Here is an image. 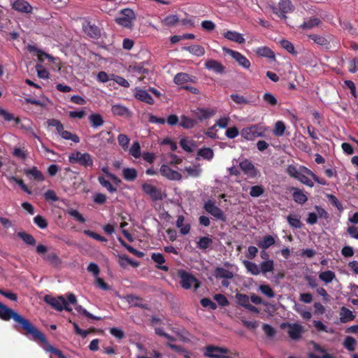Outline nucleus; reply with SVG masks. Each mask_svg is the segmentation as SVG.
Masks as SVG:
<instances>
[{
  "label": "nucleus",
  "mask_w": 358,
  "mask_h": 358,
  "mask_svg": "<svg viewBox=\"0 0 358 358\" xmlns=\"http://www.w3.org/2000/svg\"><path fill=\"white\" fill-rule=\"evenodd\" d=\"M0 115H1L5 120L11 121L14 120L16 124H19L20 122V119L19 117H14L13 115L3 108L0 107Z\"/></svg>",
  "instance_id": "nucleus-51"
},
{
  "label": "nucleus",
  "mask_w": 358,
  "mask_h": 358,
  "mask_svg": "<svg viewBox=\"0 0 358 358\" xmlns=\"http://www.w3.org/2000/svg\"><path fill=\"white\" fill-rule=\"evenodd\" d=\"M288 223L294 228L300 229L302 227L300 219L296 215H289L287 217Z\"/></svg>",
  "instance_id": "nucleus-54"
},
{
  "label": "nucleus",
  "mask_w": 358,
  "mask_h": 358,
  "mask_svg": "<svg viewBox=\"0 0 358 358\" xmlns=\"http://www.w3.org/2000/svg\"><path fill=\"white\" fill-rule=\"evenodd\" d=\"M58 134L61 136L62 138L65 140L72 141L76 143H78L80 141L79 136L77 134L64 130V127L62 128V130H60L58 132Z\"/></svg>",
  "instance_id": "nucleus-33"
},
{
  "label": "nucleus",
  "mask_w": 358,
  "mask_h": 358,
  "mask_svg": "<svg viewBox=\"0 0 358 358\" xmlns=\"http://www.w3.org/2000/svg\"><path fill=\"white\" fill-rule=\"evenodd\" d=\"M44 259L50 264L57 266L60 264L61 261L55 252H50L44 257Z\"/></svg>",
  "instance_id": "nucleus-58"
},
{
  "label": "nucleus",
  "mask_w": 358,
  "mask_h": 358,
  "mask_svg": "<svg viewBox=\"0 0 358 358\" xmlns=\"http://www.w3.org/2000/svg\"><path fill=\"white\" fill-rule=\"evenodd\" d=\"M75 309L76 311L85 316L88 319L94 320H101L102 318L101 317L94 316L90 313H89L86 309H85L82 306L76 304L75 306Z\"/></svg>",
  "instance_id": "nucleus-44"
},
{
  "label": "nucleus",
  "mask_w": 358,
  "mask_h": 358,
  "mask_svg": "<svg viewBox=\"0 0 358 358\" xmlns=\"http://www.w3.org/2000/svg\"><path fill=\"white\" fill-rule=\"evenodd\" d=\"M263 100L272 106L278 104L277 99L270 92H266L264 94Z\"/></svg>",
  "instance_id": "nucleus-62"
},
{
  "label": "nucleus",
  "mask_w": 358,
  "mask_h": 358,
  "mask_svg": "<svg viewBox=\"0 0 358 358\" xmlns=\"http://www.w3.org/2000/svg\"><path fill=\"white\" fill-rule=\"evenodd\" d=\"M239 166L243 173L248 177L255 178L257 175V170L249 159H244L239 163Z\"/></svg>",
  "instance_id": "nucleus-15"
},
{
  "label": "nucleus",
  "mask_w": 358,
  "mask_h": 358,
  "mask_svg": "<svg viewBox=\"0 0 358 358\" xmlns=\"http://www.w3.org/2000/svg\"><path fill=\"white\" fill-rule=\"evenodd\" d=\"M117 141L122 149L126 150L128 148L130 139L127 135L120 134L117 136Z\"/></svg>",
  "instance_id": "nucleus-56"
},
{
  "label": "nucleus",
  "mask_w": 358,
  "mask_h": 358,
  "mask_svg": "<svg viewBox=\"0 0 358 358\" xmlns=\"http://www.w3.org/2000/svg\"><path fill=\"white\" fill-rule=\"evenodd\" d=\"M336 278L335 273L332 271L328 270L321 272L319 274V278L326 284L330 283Z\"/></svg>",
  "instance_id": "nucleus-41"
},
{
  "label": "nucleus",
  "mask_w": 358,
  "mask_h": 358,
  "mask_svg": "<svg viewBox=\"0 0 358 358\" xmlns=\"http://www.w3.org/2000/svg\"><path fill=\"white\" fill-rule=\"evenodd\" d=\"M43 301L56 310L62 311L65 310L68 312L72 310V308L69 306L63 296H59L56 298L51 295H45L43 298Z\"/></svg>",
  "instance_id": "nucleus-4"
},
{
  "label": "nucleus",
  "mask_w": 358,
  "mask_h": 358,
  "mask_svg": "<svg viewBox=\"0 0 358 358\" xmlns=\"http://www.w3.org/2000/svg\"><path fill=\"white\" fill-rule=\"evenodd\" d=\"M260 273L266 274L274 270V262L273 259L263 261L259 264Z\"/></svg>",
  "instance_id": "nucleus-39"
},
{
  "label": "nucleus",
  "mask_w": 358,
  "mask_h": 358,
  "mask_svg": "<svg viewBox=\"0 0 358 358\" xmlns=\"http://www.w3.org/2000/svg\"><path fill=\"white\" fill-rule=\"evenodd\" d=\"M84 32L92 38H98L100 35V29L95 24H92L90 22H87L83 25Z\"/></svg>",
  "instance_id": "nucleus-18"
},
{
  "label": "nucleus",
  "mask_w": 358,
  "mask_h": 358,
  "mask_svg": "<svg viewBox=\"0 0 358 358\" xmlns=\"http://www.w3.org/2000/svg\"><path fill=\"white\" fill-rule=\"evenodd\" d=\"M243 265L245 266L247 271L251 273L253 275H258L260 273V270L257 264L252 262H250L248 260H244L243 262Z\"/></svg>",
  "instance_id": "nucleus-36"
},
{
  "label": "nucleus",
  "mask_w": 358,
  "mask_h": 358,
  "mask_svg": "<svg viewBox=\"0 0 358 358\" xmlns=\"http://www.w3.org/2000/svg\"><path fill=\"white\" fill-rule=\"evenodd\" d=\"M356 340L352 336H347L343 342L344 347L349 351L355 350Z\"/></svg>",
  "instance_id": "nucleus-55"
},
{
  "label": "nucleus",
  "mask_w": 358,
  "mask_h": 358,
  "mask_svg": "<svg viewBox=\"0 0 358 358\" xmlns=\"http://www.w3.org/2000/svg\"><path fill=\"white\" fill-rule=\"evenodd\" d=\"M196 77L194 76H191L186 73H177L173 78L174 83L178 85H181L187 83H195Z\"/></svg>",
  "instance_id": "nucleus-19"
},
{
  "label": "nucleus",
  "mask_w": 358,
  "mask_h": 358,
  "mask_svg": "<svg viewBox=\"0 0 358 358\" xmlns=\"http://www.w3.org/2000/svg\"><path fill=\"white\" fill-rule=\"evenodd\" d=\"M223 36L227 40L238 44H243L245 41L243 35L235 31H227L223 33Z\"/></svg>",
  "instance_id": "nucleus-21"
},
{
  "label": "nucleus",
  "mask_w": 358,
  "mask_h": 358,
  "mask_svg": "<svg viewBox=\"0 0 358 358\" xmlns=\"http://www.w3.org/2000/svg\"><path fill=\"white\" fill-rule=\"evenodd\" d=\"M142 190L145 194L149 195L152 201L162 200L166 196L160 189L149 183H143Z\"/></svg>",
  "instance_id": "nucleus-10"
},
{
  "label": "nucleus",
  "mask_w": 358,
  "mask_h": 358,
  "mask_svg": "<svg viewBox=\"0 0 358 358\" xmlns=\"http://www.w3.org/2000/svg\"><path fill=\"white\" fill-rule=\"evenodd\" d=\"M259 289L262 294L268 298H273L275 296L273 289L268 285H261Z\"/></svg>",
  "instance_id": "nucleus-60"
},
{
  "label": "nucleus",
  "mask_w": 358,
  "mask_h": 358,
  "mask_svg": "<svg viewBox=\"0 0 358 358\" xmlns=\"http://www.w3.org/2000/svg\"><path fill=\"white\" fill-rule=\"evenodd\" d=\"M214 275L216 278H223V279H232L234 278L233 272L222 268V267H217L215 269Z\"/></svg>",
  "instance_id": "nucleus-28"
},
{
  "label": "nucleus",
  "mask_w": 358,
  "mask_h": 358,
  "mask_svg": "<svg viewBox=\"0 0 358 358\" xmlns=\"http://www.w3.org/2000/svg\"><path fill=\"white\" fill-rule=\"evenodd\" d=\"M69 162L71 164H78L85 168L92 167L94 164L93 157L87 152L82 153L80 151H74L69 156Z\"/></svg>",
  "instance_id": "nucleus-2"
},
{
  "label": "nucleus",
  "mask_w": 358,
  "mask_h": 358,
  "mask_svg": "<svg viewBox=\"0 0 358 358\" xmlns=\"http://www.w3.org/2000/svg\"><path fill=\"white\" fill-rule=\"evenodd\" d=\"M37 57H38V61L41 62H43L45 59H48L50 62L55 64L57 71L61 70L60 64L56 62L57 59L52 57L50 55L44 52L41 50L40 51H38V52L37 54Z\"/></svg>",
  "instance_id": "nucleus-34"
},
{
  "label": "nucleus",
  "mask_w": 358,
  "mask_h": 358,
  "mask_svg": "<svg viewBox=\"0 0 358 358\" xmlns=\"http://www.w3.org/2000/svg\"><path fill=\"white\" fill-rule=\"evenodd\" d=\"M229 353V350L227 348L208 345L206 347L204 356L211 358H232L228 355Z\"/></svg>",
  "instance_id": "nucleus-7"
},
{
  "label": "nucleus",
  "mask_w": 358,
  "mask_h": 358,
  "mask_svg": "<svg viewBox=\"0 0 358 358\" xmlns=\"http://www.w3.org/2000/svg\"><path fill=\"white\" fill-rule=\"evenodd\" d=\"M34 222L36 224L40 229H45L48 227L47 220L41 215H36L34 218Z\"/></svg>",
  "instance_id": "nucleus-64"
},
{
  "label": "nucleus",
  "mask_w": 358,
  "mask_h": 358,
  "mask_svg": "<svg viewBox=\"0 0 358 358\" xmlns=\"http://www.w3.org/2000/svg\"><path fill=\"white\" fill-rule=\"evenodd\" d=\"M266 129L263 126L254 124L250 127L243 128L241 131V135L247 141H252L257 137L265 136Z\"/></svg>",
  "instance_id": "nucleus-5"
},
{
  "label": "nucleus",
  "mask_w": 358,
  "mask_h": 358,
  "mask_svg": "<svg viewBox=\"0 0 358 358\" xmlns=\"http://www.w3.org/2000/svg\"><path fill=\"white\" fill-rule=\"evenodd\" d=\"M275 241L271 235H266L263 236L262 239L257 242V245L259 248L267 250L271 246L275 244Z\"/></svg>",
  "instance_id": "nucleus-29"
},
{
  "label": "nucleus",
  "mask_w": 358,
  "mask_h": 358,
  "mask_svg": "<svg viewBox=\"0 0 358 358\" xmlns=\"http://www.w3.org/2000/svg\"><path fill=\"white\" fill-rule=\"evenodd\" d=\"M120 16L115 18V22L127 29H132L134 27V22L136 18V14L134 10L130 8H124L120 10Z\"/></svg>",
  "instance_id": "nucleus-3"
},
{
  "label": "nucleus",
  "mask_w": 358,
  "mask_h": 358,
  "mask_svg": "<svg viewBox=\"0 0 358 358\" xmlns=\"http://www.w3.org/2000/svg\"><path fill=\"white\" fill-rule=\"evenodd\" d=\"M222 50L224 53L230 55L240 66L244 69H248L250 67V62L241 52L225 47L222 48Z\"/></svg>",
  "instance_id": "nucleus-8"
},
{
  "label": "nucleus",
  "mask_w": 358,
  "mask_h": 358,
  "mask_svg": "<svg viewBox=\"0 0 358 358\" xmlns=\"http://www.w3.org/2000/svg\"><path fill=\"white\" fill-rule=\"evenodd\" d=\"M180 145L187 152H192L193 148L195 147V143L193 141H189L185 138H182L180 141Z\"/></svg>",
  "instance_id": "nucleus-45"
},
{
  "label": "nucleus",
  "mask_w": 358,
  "mask_h": 358,
  "mask_svg": "<svg viewBox=\"0 0 358 358\" xmlns=\"http://www.w3.org/2000/svg\"><path fill=\"white\" fill-rule=\"evenodd\" d=\"M285 131V125L283 122L278 121L275 124L273 133L277 136H282Z\"/></svg>",
  "instance_id": "nucleus-57"
},
{
  "label": "nucleus",
  "mask_w": 358,
  "mask_h": 358,
  "mask_svg": "<svg viewBox=\"0 0 358 358\" xmlns=\"http://www.w3.org/2000/svg\"><path fill=\"white\" fill-rule=\"evenodd\" d=\"M66 213L69 215L70 216L73 217L76 221H78L80 223H85V219L83 216L82 214H80L77 210L70 208L66 210Z\"/></svg>",
  "instance_id": "nucleus-50"
},
{
  "label": "nucleus",
  "mask_w": 358,
  "mask_h": 358,
  "mask_svg": "<svg viewBox=\"0 0 358 358\" xmlns=\"http://www.w3.org/2000/svg\"><path fill=\"white\" fill-rule=\"evenodd\" d=\"M180 118L181 122L180 125L185 129H192L196 124V121L195 120L189 118L185 115H182Z\"/></svg>",
  "instance_id": "nucleus-43"
},
{
  "label": "nucleus",
  "mask_w": 358,
  "mask_h": 358,
  "mask_svg": "<svg viewBox=\"0 0 358 358\" xmlns=\"http://www.w3.org/2000/svg\"><path fill=\"white\" fill-rule=\"evenodd\" d=\"M0 319L3 321H9L13 319L15 322L14 327L19 332L26 336L31 335L34 340L40 341L43 343H48L45 335L35 327L29 320L1 302Z\"/></svg>",
  "instance_id": "nucleus-1"
},
{
  "label": "nucleus",
  "mask_w": 358,
  "mask_h": 358,
  "mask_svg": "<svg viewBox=\"0 0 358 358\" xmlns=\"http://www.w3.org/2000/svg\"><path fill=\"white\" fill-rule=\"evenodd\" d=\"M286 171L290 177L296 179L301 172V166L297 169L296 166L291 164L287 166Z\"/></svg>",
  "instance_id": "nucleus-61"
},
{
  "label": "nucleus",
  "mask_w": 358,
  "mask_h": 358,
  "mask_svg": "<svg viewBox=\"0 0 358 358\" xmlns=\"http://www.w3.org/2000/svg\"><path fill=\"white\" fill-rule=\"evenodd\" d=\"M286 327H288L287 334L294 341L299 340L301 338V335L303 333V327L299 323H282L280 325L281 329H285Z\"/></svg>",
  "instance_id": "nucleus-9"
},
{
  "label": "nucleus",
  "mask_w": 358,
  "mask_h": 358,
  "mask_svg": "<svg viewBox=\"0 0 358 358\" xmlns=\"http://www.w3.org/2000/svg\"><path fill=\"white\" fill-rule=\"evenodd\" d=\"M212 243V238H209L208 236H203L201 237L196 242V246L198 248L204 250L210 248Z\"/></svg>",
  "instance_id": "nucleus-42"
},
{
  "label": "nucleus",
  "mask_w": 358,
  "mask_h": 358,
  "mask_svg": "<svg viewBox=\"0 0 358 358\" xmlns=\"http://www.w3.org/2000/svg\"><path fill=\"white\" fill-rule=\"evenodd\" d=\"M99 182L105 187L109 192L114 193L117 192V188L115 187L110 181L106 180L103 176H99L98 178Z\"/></svg>",
  "instance_id": "nucleus-46"
},
{
  "label": "nucleus",
  "mask_w": 358,
  "mask_h": 358,
  "mask_svg": "<svg viewBox=\"0 0 358 358\" xmlns=\"http://www.w3.org/2000/svg\"><path fill=\"white\" fill-rule=\"evenodd\" d=\"M122 176L127 181H134L138 176L137 171L134 168H124L122 170Z\"/></svg>",
  "instance_id": "nucleus-37"
},
{
  "label": "nucleus",
  "mask_w": 358,
  "mask_h": 358,
  "mask_svg": "<svg viewBox=\"0 0 358 358\" xmlns=\"http://www.w3.org/2000/svg\"><path fill=\"white\" fill-rule=\"evenodd\" d=\"M24 173L30 179H34L36 181L42 182L45 180V176L36 166H33L30 169H25L24 170Z\"/></svg>",
  "instance_id": "nucleus-17"
},
{
  "label": "nucleus",
  "mask_w": 358,
  "mask_h": 358,
  "mask_svg": "<svg viewBox=\"0 0 358 358\" xmlns=\"http://www.w3.org/2000/svg\"><path fill=\"white\" fill-rule=\"evenodd\" d=\"M111 112L114 115L120 117H130L131 112L128 108L122 104H114L111 107Z\"/></svg>",
  "instance_id": "nucleus-22"
},
{
  "label": "nucleus",
  "mask_w": 358,
  "mask_h": 358,
  "mask_svg": "<svg viewBox=\"0 0 358 358\" xmlns=\"http://www.w3.org/2000/svg\"><path fill=\"white\" fill-rule=\"evenodd\" d=\"M279 10L281 12L282 17L285 18V13H288L292 10V4L290 0H280L278 3Z\"/></svg>",
  "instance_id": "nucleus-30"
},
{
  "label": "nucleus",
  "mask_w": 358,
  "mask_h": 358,
  "mask_svg": "<svg viewBox=\"0 0 358 358\" xmlns=\"http://www.w3.org/2000/svg\"><path fill=\"white\" fill-rule=\"evenodd\" d=\"M255 52L259 57H266L273 60L275 59L274 52L267 46L259 47L255 50Z\"/></svg>",
  "instance_id": "nucleus-25"
},
{
  "label": "nucleus",
  "mask_w": 358,
  "mask_h": 358,
  "mask_svg": "<svg viewBox=\"0 0 358 358\" xmlns=\"http://www.w3.org/2000/svg\"><path fill=\"white\" fill-rule=\"evenodd\" d=\"M198 110L199 112V118L201 120L208 119L215 113V110L212 109L199 108Z\"/></svg>",
  "instance_id": "nucleus-52"
},
{
  "label": "nucleus",
  "mask_w": 358,
  "mask_h": 358,
  "mask_svg": "<svg viewBox=\"0 0 358 358\" xmlns=\"http://www.w3.org/2000/svg\"><path fill=\"white\" fill-rule=\"evenodd\" d=\"M88 119L90 123V126L93 129H97L103 126L104 124L103 118L99 113H93L89 116Z\"/></svg>",
  "instance_id": "nucleus-26"
},
{
  "label": "nucleus",
  "mask_w": 358,
  "mask_h": 358,
  "mask_svg": "<svg viewBox=\"0 0 358 358\" xmlns=\"http://www.w3.org/2000/svg\"><path fill=\"white\" fill-rule=\"evenodd\" d=\"M185 171L187 172L188 176L193 178L199 177L201 173V169L200 168L199 165L186 167Z\"/></svg>",
  "instance_id": "nucleus-47"
},
{
  "label": "nucleus",
  "mask_w": 358,
  "mask_h": 358,
  "mask_svg": "<svg viewBox=\"0 0 358 358\" xmlns=\"http://www.w3.org/2000/svg\"><path fill=\"white\" fill-rule=\"evenodd\" d=\"M151 259L157 264L156 267L163 271H168L169 268L166 265H162L165 262V258L162 253H152Z\"/></svg>",
  "instance_id": "nucleus-24"
},
{
  "label": "nucleus",
  "mask_w": 358,
  "mask_h": 358,
  "mask_svg": "<svg viewBox=\"0 0 358 358\" xmlns=\"http://www.w3.org/2000/svg\"><path fill=\"white\" fill-rule=\"evenodd\" d=\"M292 194L294 201L299 204H303L308 201L307 196L303 192L301 189L294 188Z\"/></svg>",
  "instance_id": "nucleus-32"
},
{
  "label": "nucleus",
  "mask_w": 358,
  "mask_h": 358,
  "mask_svg": "<svg viewBox=\"0 0 358 358\" xmlns=\"http://www.w3.org/2000/svg\"><path fill=\"white\" fill-rule=\"evenodd\" d=\"M159 171L162 176L170 180L178 181L182 179V175L179 172L171 169L168 165H162Z\"/></svg>",
  "instance_id": "nucleus-12"
},
{
  "label": "nucleus",
  "mask_w": 358,
  "mask_h": 358,
  "mask_svg": "<svg viewBox=\"0 0 358 358\" xmlns=\"http://www.w3.org/2000/svg\"><path fill=\"white\" fill-rule=\"evenodd\" d=\"M204 67L217 74H223L225 72V66L220 62L215 59L207 60L204 64Z\"/></svg>",
  "instance_id": "nucleus-16"
},
{
  "label": "nucleus",
  "mask_w": 358,
  "mask_h": 358,
  "mask_svg": "<svg viewBox=\"0 0 358 358\" xmlns=\"http://www.w3.org/2000/svg\"><path fill=\"white\" fill-rule=\"evenodd\" d=\"M9 181H13L15 183H17L22 189V191L26 192L28 194H31V191L29 189L27 185L24 182V181L22 179L17 178L15 176H10L9 178Z\"/></svg>",
  "instance_id": "nucleus-49"
},
{
  "label": "nucleus",
  "mask_w": 358,
  "mask_h": 358,
  "mask_svg": "<svg viewBox=\"0 0 358 358\" xmlns=\"http://www.w3.org/2000/svg\"><path fill=\"white\" fill-rule=\"evenodd\" d=\"M12 8L22 13L29 14L33 11V7L25 0H15L12 3Z\"/></svg>",
  "instance_id": "nucleus-13"
},
{
  "label": "nucleus",
  "mask_w": 358,
  "mask_h": 358,
  "mask_svg": "<svg viewBox=\"0 0 358 358\" xmlns=\"http://www.w3.org/2000/svg\"><path fill=\"white\" fill-rule=\"evenodd\" d=\"M183 50L188 51L191 54L196 56L201 57L205 55V49L200 45H193L190 46H186L182 48Z\"/></svg>",
  "instance_id": "nucleus-31"
},
{
  "label": "nucleus",
  "mask_w": 358,
  "mask_h": 358,
  "mask_svg": "<svg viewBox=\"0 0 358 358\" xmlns=\"http://www.w3.org/2000/svg\"><path fill=\"white\" fill-rule=\"evenodd\" d=\"M178 22L179 19L177 15H169L164 19L162 23L166 26L171 27L175 25Z\"/></svg>",
  "instance_id": "nucleus-59"
},
{
  "label": "nucleus",
  "mask_w": 358,
  "mask_h": 358,
  "mask_svg": "<svg viewBox=\"0 0 358 358\" xmlns=\"http://www.w3.org/2000/svg\"><path fill=\"white\" fill-rule=\"evenodd\" d=\"M236 299L239 305L246 308L250 304L249 296L244 294L237 293L236 294Z\"/></svg>",
  "instance_id": "nucleus-53"
},
{
  "label": "nucleus",
  "mask_w": 358,
  "mask_h": 358,
  "mask_svg": "<svg viewBox=\"0 0 358 358\" xmlns=\"http://www.w3.org/2000/svg\"><path fill=\"white\" fill-rule=\"evenodd\" d=\"M197 155L210 161L213 158L214 152L210 148H202L198 150Z\"/></svg>",
  "instance_id": "nucleus-40"
},
{
  "label": "nucleus",
  "mask_w": 358,
  "mask_h": 358,
  "mask_svg": "<svg viewBox=\"0 0 358 358\" xmlns=\"http://www.w3.org/2000/svg\"><path fill=\"white\" fill-rule=\"evenodd\" d=\"M178 274L180 279V284L182 288L185 289H189L192 287L195 289L199 288V282L194 275L185 270H180Z\"/></svg>",
  "instance_id": "nucleus-6"
},
{
  "label": "nucleus",
  "mask_w": 358,
  "mask_h": 358,
  "mask_svg": "<svg viewBox=\"0 0 358 358\" xmlns=\"http://www.w3.org/2000/svg\"><path fill=\"white\" fill-rule=\"evenodd\" d=\"M129 154L134 158L138 159L141 156V145L138 141H134L129 149Z\"/></svg>",
  "instance_id": "nucleus-48"
},
{
  "label": "nucleus",
  "mask_w": 358,
  "mask_h": 358,
  "mask_svg": "<svg viewBox=\"0 0 358 358\" xmlns=\"http://www.w3.org/2000/svg\"><path fill=\"white\" fill-rule=\"evenodd\" d=\"M306 171H310L309 169L304 166H301V172L299 174L298 177L296 178L299 180L301 183L312 187L314 185V183L312 182L310 179L308 178V173Z\"/></svg>",
  "instance_id": "nucleus-23"
},
{
  "label": "nucleus",
  "mask_w": 358,
  "mask_h": 358,
  "mask_svg": "<svg viewBox=\"0 0 358 358\" xmlns=\"http://www.w3.org/2000/svg\"><path fill=\"white\" fill-rule=\"evenodd\" d=\"M17 236L28 245L34 246L36 243V241L34 237L31 234L25 231H19L17 232Z\"/></svg>",
  "instance_id": "nucleus-35"
},
{
  "label": "nucleus",
  "mask_w": 358,
  "mask_h": 358,
  "mask_svg": "<svg viewBox=\"0 0 358 358\" xmlns=\"http://www.w3.org/2000/svg\"><path fill=\"white\" fill-rule=\"evenodd\" d=\"M320 23L321 20L319 18L313 17L303 22V23L301 24L300 27L303 29H311L315 27H317Z\"/></svg>",
  "instance_id": "nucleus-38"
},
{
  "label": "nucleus",
  "mask_w": 358,
  "mask_h": 358,
  "mask_svg": "<svg viewBox=\"0 0 358 358\" xmlns=\"http://www.w3.org/2000/svg\"><path fill=\"white\" fill-rule=\"evenodd\" d=\"M204 210L212 216L215 217L217 220L222 221L226 220V216L224 212L217 206L212 200L207 201L203 206Z\"/></svg>",
  "instance_id": "nucleus-11"
},
{
  "label": "nucleus",
  "mask_w": 358,
  "mask_h": 358,
  "mask_svg": "<svg viewBox=\"0 0 358 358\" xmlns=\"http://www.w3.org/2000/svg\"><path fill=\"white\" fill-rule=\"evenodd\" d=\"M13 155L20 159H25L27 157V151L24 148H15L13 150Z\"/></svg>",
  "instance_id": "nucleus-63"
},
{
  "label": "nucleus",
  "mask_w": 358,
  "mask_h": 358,
  "mask_svg": "<svg viewBox=\"0 0 358 358\" xmlns=\"http://www.w3.org/2000/svg\"><path fill=\"white\" fill-rule=\"evenodd\" d=\"M355 315L353 313L346 307H342L340 311V321L342 323H346L350 321L354 320Z\"/></svg>",
  "instance_id": "nucleus-27"
},
{
  "label": "nucleus",
  "mask_w": 358,
  "mask_h": 358,
  "mask_svg": "<svg viewBox=\"0 0 358 358\" xmlns=\"http://www.w3.org/2000/svg\"><path fill=\"white\" fill-rule=\"evenodd\" d=\"M135 97L141 101L145 102L148 104H154V99L151 95L145 90L136 88L135 92Z\"/></svg>",
  "instance_id": "nucleus-20"
},
{
  "label": "nucleus",
  "mask_w": 358,
  "mask_h": 358,
  "mask_svg": "<svg viewBox=\"0 0 358 358\" xmlns=\"http://www.w3.org/2000/svg\"><path fill=\"white\" fill-rule=\"evenodd\" d=\"M308 38L313 40L315 44L322 47L326 50L330 48V41L331 39V35L324 36L319 34H310L308 35Z\"/></svg>",
  "instance_id": "nucleus-14"
}]
</instances>
